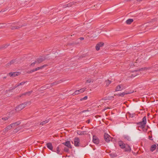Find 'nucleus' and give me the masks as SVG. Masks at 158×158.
Returning <instances> with one entry per match:
<instances>
[{"label":"nucleus","mask_w":158,"mask_h":158,"mask_svg":"<svg viewBox=\"0 0 158 158\" xmlns=\"http://www.w3.org/2000/svg\"><path fill=\"white\" fill-rule=\"evenodd\" d=\"M124 150L125 152H130L131 151V148L129 145L127 144H126Z\"/></svg>","instance_id":"nucleus-10"},{"label":"nucleus","mask_w":158,"mask_h":158,"mask_svg":"<svg viewBox=\"0 0 158 158\" xmlns=\"http://www.w3.org/2000/svg\"><path fill=\"white\" fill-rule=\"evenodd\" d=\"M31 102L30 101L27 102L23 103L20 104L16 107V110L19 112L22 109L27 105H29L31 104Z\"/></svg>","instance_id":"nucleus-1"},{"label":"nucleus","mask_w":158,"mask_h":158,"mask_svg":"<svg viewBox=\"0 0 158 158\" xmlns=\"http://www.w3.org/2000/svg\"><path fill=\"white\" fill-rule=\"evenodd\" d=\"M47 146L48 148L50 150L52 151L53 150V146H52V143H48L47 144Z\"/></svg>","instance_id":"nucleus-16"},{"label":"nucleus","mask_w":158,"mask_h":158,"mask_svg":"<svg viewBox=\"0 0 158 158\" xmlns=\"http://www.w3.org/2000/svg\"><path fill=\"white\" fill-rule=\"evenodd\" d=\"M156 144H153L151 147L150 150L152 152H153L156 149Z\"/></svg>","instance_id":"nucleus-18"},{"label":"nucleus","mask_w":158,"mask_h":158,"mask_svg":"<svg viewBox=\"0 0 158 158\" xmlns=\"http://www.w3.org/2000/svg\"><path fill=\"white\" fill-rule=\"evenodd\" d=\"M87 121H88V123H89V120H88Z\"/></svg>","instance_id":"nucleus-41"},{"label":"nucleus","mask_w":158,"mask_h":158,"mask_svg":"<svg viewBox=\"0 0 158 158\" xmlns=\"http://www.w3.org/2000/svg\"><path fill=\"white\" fill-rule=\"evenodd\" d=\"M3 24L4 25V26H5L6 25V23H3Z\"/></svg>","instance_id":"nucleus-40"},{"label":"nucleus","mask_w":158,"mask_h":158,"mask_svg":"<svg viewBox=\"0 0 158 158\" xmlns=\"http://www.w3.org/2000/svg\"><path fill=\"white\" fill-rule=\"evenodd\" d=\"M49 119H46L45 120V121L42 122L40 123V125H44L48 123L49 122Z\"/></svg>","instance_id":"nucleus-17"},{"label":"nucleus","mask_w":158,"mask_h":158,"mask_svg":"<svg viewBox=\"0 0 158 158\" xmlns=\"http://www.w3.org/2000/svg\"><path fill=\"white\" fill-rule=\"evenodd\" d=\"M88 97L87 96H85L83 98H82L80 99V100L81 101H82L83 100H86L87 99Z\"/></svg>","instance_id":"nucleus-26"},{"label":"nucleus","mask_w":158,"mask_h":158,"mask_svg":"<svg viewBox=\"0 0 158 158\" xmlns=\"http://www.w3.org/2000/svg\"><path fill=\"white\" fill-rule=\"evenodd\" d=\"M6 78V77H3V79H5Z\"/></svg>","instance_id":"nucleus-39"},{"label":"nucleus","mask_w":158,"mask_h":158,"mask_svg":"<svg viewBox=\"0 0 158 158\" xmlns=\"http://www.w3.org/2000/svg\"><path fill=\"white\" fill-rule=\"evenodd\" d=\"M25 83V82H22L21 83H20L17 85L16 87H18L20 85H23Z\"/></svg>","instance_id":"nucleus-27"},{"label":"nucleus","mask_w":158,"mask_h":158,"mask_svg":"<svg viewBox=\"0 0 158 158\" xmlns=\"http://www.w3.org/2000/svg\"><path fill=\"white\" fill-rule=\"evenodd\" d=\"M16 112H17V111H16V109H15V110H12L10 112V113L11 114H15Z\"/></svg>","instance_id":"nucleus-24"},{"label":"nucleus","mask_w":158,"mask_h":158,"mask_svg":"<svg viewBox=\"0 0 158 158\" xmlns=\"http://www.w3.org/2000/svg\"><path fill=\"white\" fill-rule=\"evenodd\" d=\"M77 134H78L79 135H82L86 134V132L85 131H83L81 132H77Z\"/></svg>","instance_id":"nucleus-23"},{"label":"nucleus","mask_w":158,"mask_h":158,"mask_svg":"<svg viewBox=\"0 0 158 158\" xmlns=\"http://www.w3.org/2000/svg\"><path fill=\"white\" fill-rule=\"evenodd\" d=\"M19 130V127H17V128L14 129V132L15 133L17 132Z\"/></svg>","instance_id":"nucleus-31"},{"label":"nucleus","mask_w":158,"mask_h":158,"mask_svg":"<svg viewBox=\"0 0 158 158\" xmlns=\"http://www.w3.org/2000/svg\"><path fill=\"white\" fill-rule=\"evenodd\" d=\"M93 142L94 143L96 144H98L99 142L98 138L95 135H94L93 136Z\"/></svg>","instance_id":"nucleus-9"},{"label":"nucleus","mask_w":158,"mask_h":158,"mask_svg":"<svg viewBox=\"0 0 158 158\" xmlns=\"http://www.w3.org/2000/svg\"><path fill=\"white\" fill-rule=\"evenodd\" d=\"M104 44V43L102 42H100L98 43L96 46L95 49L97 51H98L100 50V48L102 47Z\"/></svg>","instance_id":"nucleus-8"},{"label":"nucleus","mask_w":158,"mask_h":158,"mask_svg":"<svg viewBox=\"0 0 158 158\" xmlns=\"http://www.w3.org/2000/svg\"><path fill=\"white\" fill-rule=\"evenodd\" d=\"M56 152L58 154H60V148L59 146L57 147L56 148Z\"/></svg>","instance_id":"nucleus-25"},{"label":"nucleus","mask_w":158,"mask_h":158,"mask_svg":"<svg viewBox=\"0 0 158 158\" xmlns=\"http://www.w3.org/2000/svg\"><path fill=\"white\" fill-rule=\"evenodd\" d=\"M131 93V92H128L127 91H126L124 92H123L122 93L118 94H117V95L119 96L123 97L125 94H130Z\"/></svg>","instance_id":"nucleus-15"},{"label":"nucleus","mask_w":158,"mask_h":158,"mask_svg":"<svg viewBox=\"0 0 158 158\" xmlns=\"http://www.w3.org/2000/svg\"><path fill=\"white\" fill-rule=\"evenodd\" d=\"M36 63H37V62H36V60H35L34 62H33L30 64L31 66H33L35 65V64Z\"/></svg>","instance_id":"nucleus-29"},{"label":"nucleus","mask_w":158,"mask_h":158,"mask_svg":"<svg viewBox=\"0 0 158 158\" xmlns=\"http://www.w3.org/2000/svg\"><path fill=\"white\" fill-rule=\"evenodd\" d=\"M123 85H118L115 89L116 91H121L123 89Z\"/></svg>","instance_id":"nucleus-13"},{"label":"nucleus","mask_w":158,"mask_h":158,"mask_svg":"<svg viewBox=\"0 0 158 158\" xmlns=\"http://www.w3.org/2000/svg\"><path fill=\"white\" fill-rule=\"evenodd\" d=\"M20 27H18V26H15L14 27H13L12 28H11L12 29H18V28H19Z\"/></svg>","instance_id":"nucleus-32"},{"label":"nucleus","mask_w":158,"mask_h":158,"mask_svg":"<svg viewBox=\"0 0 158 158\" xmlns=\"http://www.w3.org/2000/svg\"><path fill=\"white\" fill-rule=\"evenodd\" d=\"M149 23H145L142 26H143V27H145L148 26H149Z\"/></svg>","instance_id":"nucleus-28"},{"label":"nucleus","mask_w":158,"mask_h":158,"mask_svg":"<svg viewBox=\"0 0 158 158\" xmlns=\"http://www.w3.org/2000/svg\"><path fill=\"white\" fill-rule=\"evenodd\" d=\"M20 124L19 122H17L15 123H14L11 124L8 126L4 130L6 131H8L11 129L12 128H14L17 126H18Z\"/></svg>","instance_id":"nucleus-2"},{"label":"nucleus","mask_w":158,"mask_h":158,"mask_svg":"<svg viewBox=\"0 0 158 158\" xmlns=\"http://www.w3.org/2000/svg\"><path fill=\"white\" fill-rule=\"evenodd\" d=\"M47 66V64H45L44 65H43V66H41L40 67H37L35 69V70H36L37 71L39 69H42L43 68L46 67Z\"/></svg>","instance_id":"nucleus-19"},{"label":"nucleus","mask_w":158,"mask_h":158,"mask_svg":"<svg viewBox=\"0 0 158 158\" xmlns=\"http://www.w3.org/2000/svg\"><path fill=\"white\" fill-rule=\"evenodd\" d=\"M80 39L81 40H83L84 39V38L83 37H81L80 38Z\"/></svg>","instance_id":"nucleus-38"},{"label":"nucleus","mask_w":158,"mask_h":158,"mask_svg":"<svg viewBox=\"0 0 158 158\" xmlns=\"http://www.w3.org/2000/svg\"><path fill=\"white\" fill-rule=\"evenodd\" d=\"M64 151L66 152H68L69 151V149L67 148H64Z\"/></svg>","instance_id":"nucleus-37"},{"label":"nucleus","mask_w":158,"mask_h":158,"mask_svg":"<svg viewBox=\"0 0 158 158\" xmlns=\"http://www.w3.org/2000/svg\"><path fill=\"white\" fill-rule=\"evenodd\" d=\"M60 83V82L59 81H57V82H55L54 83H53L52 84H53V85H56L57 84H58Z\"/></svg>","instance_id":"nucleus-34"},{"label":"nucleus","mask_w":158,"mask_h":158,"mask_svg":"<svg viewBox=\"0 0 158 158\" xmlns=\"http://www.w3.org/2000/svg\"><path fill=\"white\" fill-rule=\"evenodd\" d=\"M104 138L105 140L107 142H109L112 139V138L107 134L105 133L104 135Z\"/></svg>","instance_id":"nucleus-6"},{"label":"nucleus","mask_w":158,"mask_h":158,"mask_svg":"<svg viewBox=\"0 0 158 158\" xmlns=\"http://www.w3.org/2000/svg\"><path fill=\"white\" fill-rule=\"evenodd\" d=\"M8 118H9L8 117H4L2 118V120H3L6 121V120L7 119H8Z\"/></svg>","instance_id":"nucleus-30"},{"label":"nucleus","mask_w":158,"mask_h":158,"mask_svg":"<svg viewBox=\"0 0 158 158\" xmlns=\"http://www.w3.org/2000/svg\"><path fill=\"white\" fill-rule=\"evenodd\" d=\"M62 144L67 146L69 148H72V147L70 144V142L69 141H67L63 143Z\"/></svg>","instance_id":"nucleus-12"},{"label":"nucleus","mask_w":158,"mask_h":158,"mask_svg":"<svg viewBox=\"0 0 158 158\" xmlns=\"http://www.w3.org/2000/svg\"><path fill=\"white\" fill-rule=\"evenodd\" d=\"M150 67H145L144 68H142L140 69H139L137 70H136L134 71V73H135L139 71H147L150 69Z\"/></svg>","instance_id":"nucleus-5"},{"label":"nucleus","mask_w":158,"mask_h":158,"mask_svg":"<svg viewBox=\"0 0 158 158\" xmlns=\"http://www.w3.org/2000/svg\"><path fill=\"white\" fill-rule=\"evenodd\" d=\"M32 92V91H30V92H27L25 94V95H30L31 93Z\"/></svg>","instance_id":"nucleus-33"},{"label":"nucleus","mask_w":158,"mask_h":158,"mask_svg":"<svg viewBox=\"0 0 158 158\" xmlns=\"http://www.w3.org/2000/svg\"><path fill=\"white\" fill-rule=\"evenodd\" d=\"M35 71H36V70H35V69H33V70H31V71H30V73H31L32 72H35Z\"/></svg>","instance_id":"nucleus-35"},{"label":"nucleus","mask_w":158,"mask_h":158,"mask_svg":"<svg viewBox=\"0 0 158 158\" xmlns=\"http://www.w3.org/2000/svg\"><path fill=\"white\" fill-rule=\"evenodd\" d=\"M11 63V62H10L9 63H8V64H10V63Z\"/></svg>","instance_id":"nucleus-42"},{"label":"nucleus","mask_w":158,"mask_h":158,"mask_svg":"<svg viewBox=\"0 0 158 158\" xmlns=\"http://www.w3.org/2000/svg\"><path fill=\"white\" fill-rule=\"evenodd\" d=\"M21 74L20 72H15L14 73H8V75L10 77H14L19 75Z\"/></svg>","instance_id":"nucleus-7"},{"label":"nucleus","mask_w":158,"mask_h":158,"mask_svg":"<svg viewBox=\"0 0 158 158\" xmlns=\"http://www.w3.org/2000/svg\"><path fill=\"white\" fill-rule=\"evenodd\" d=\"M118 145L120 147V148L122 149H124V147L126 144H125L122 141H119L118 143Z\"/></svg>","instance_id":"nucleus-14"},{"label":"nucleus","mask_w":158,"mask_h":158,"mask_svg":"<svg viewBox=\"0 0 158 158\" xmlns=\"http://www.w3.org/2000/svg\"><path fill=\"white\" fill-rule=\"evenodd\" d=\"M133 21L132 19H129L126 21V23L127 24H130Z\"/></svg>","instance_id":"nucleus-20"},{"label":"nucleus","mask_w":158,"mask_h":158,"mask_svg":"<svg viewBox=\"0 0 158 158\" xmlns=\"http://www.w3.org/2000/svg\"><path fill=\"white\" fill-rule=\"evenodd\" d=\"M146 123V117H144L143 118L142 122L139 123V124L140 126V127L143 129V130L144 131H146L147 129H145L144 128L145 125Z\"/></svg>","instance_id":"nucleus-3"},{"label":"nucleus","mask_w":158,"mask_h":158,"mask_svg":"<svg viewBox=\"0 0 158 158\" xmlns=\"http://www.w3.org/2000/svg\"><path fill=\"white\" fill-rule=\"evenodd\" d=\"M91 82V81L89 79L87 80L86 81V82L87 83H90Z\"/></svg>","instance_id":"nucleus-36"},{"label":"nucleus","mask_w":158,"mask_h":158,"mask_svg":"<svg viewBox=\"0 0 158 158\" xmlns=\"http://www.w3.org/2000/svg\"><path fill=\"white\" fill-rule=\"evenodd\" d=\"M80 140L78 138H75L74 140V144L75 146H77L79 145Z\"/></svg>","instance_id":"nucleus-11"},{"label":"nucleus","mask_w":158,"mask_h":158,"mask_svg":"<svg viewBox=\"0 0 158 158\" xmlns=\"http://www.w3.org/2000/svg\"><path fill=\"white\" fill-rule=\"evenodd\" d=\"M131 116H132V117H133V116L132 115H131Z\"/></svg>","instance_id":"nucleus-44"},{"label":"nucleus","mask_w":158,"mask_h":158,"mask_svg":"<svg viewBox=\"0 0 158 158\" xmlns=\"http://www.w3.org/2000/svg\"><path fill=\"white\" fill-rule=\"evenodd\" d=\"M106 85L107 86H108L111 83V81L109 80H107L106 81Z\"/></svg>","instance_id":"nucleus-22"},{"label":"nucleus","mask_w":158,"mask_h":158,"mask_svg":"<svg viewBox=\"0 0 158 158\" xmlns=\"http://www.w3.org/2000/svg\"><path fill=\"white\" fill-rule=\"evenodd\" d=\"M86 89V88L84 87L81 88L78 90H77L73 94V95H78L84 92Z\"/></svg>","instance_id":"nucleus-4"},{"label":"nucleus","mask_w":158,"mask_h":158,"mask_svg":"<svg viewBox=\"0 0 158 158\" xmlns=\"http://www.w3.org/2000/svg\"><path fill=\"white\" fill-rule=\"evenodd\" d=\"M131 116H132V117H133V116L132 115H131Z\"/></svg>","instance_id":"nucleus-43"},{"label":"nucleus","mask_w":158,"mask_h":158,"mask_svg":"<svg viewBox=\"0 0 158 158\" xmlns=\"http://www.w3.org/2000/svg\"><path fill=\"white\" fill-rule=\"evenodd\" d=\"M44 60L43 58H40L36 60V62H37V64H39L42 62Z\"/></svg>","instance_id":"nucleus-21"}]
</instances>
